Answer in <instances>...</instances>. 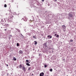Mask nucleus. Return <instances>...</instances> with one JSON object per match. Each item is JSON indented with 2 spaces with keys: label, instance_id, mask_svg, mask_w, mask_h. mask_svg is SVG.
Returning a JSON list of instances; mask_svg holds the SVG:
<instances>
[{
  "label": "nucleus",
  "instance_id": "nucleus-42",
  "mask_svg": "<svg viewBox=\"0 0 76 76\" xmlns=\"http://www.w3.org/2000/svg\"><path fill=\"white\" fill-rule=\"evenodd\" d=\"M21 35L22 36H23V35H22V34H21Z\"/></svg>",
  "mask_w": 76,
  "mask_h": 76
},
{
  "label": "nucleus",
  "instance_id": "nucleus-44",
  "mask_svg": "<svg viewBox=\"0 0 76 76\" xmlns=\"http://www.w3.org/2000/svg\"><path fill=\"white\" fill-rule=\"evenodd\" d=\"M52 52L53 53V50H52Z\"/></svg>",
  "mask_w": 76,
  "mask_h": 76
},
{
  "label": "nucleus",
  "instance_id": "nucleus-14",
  "mask_svg": "<svg viewBox=\"0 0 76 76\" xmlns=\"http://www.w3.org/2000/svg\"><path fill=\"white\" fill-rule=\"evenodd\" d=\"M36 35H35V36H33V38H34V39H37V37L36 36Z\"/></svg>",
  "mask_w": 76,
  "mask_h": 76
},
{
  "label": "nucleus",
  "instance_id": "nucleus-35",
  "mask_svg": "<svg viewBox=\"0 0 76 76\" xmlns=\"http://www.w3.org/2000/svg\"><path fill=\"white\" fill-rule=\"evenodd\" d=\"M42 1L44 2V0H42Z\"/></svg>",
  "mask_w": 76,
  "mask_h": 76
},
{
  "label": "nucleus",
  "instance_id": "nucleus-28",
  "mask_svg": "<svg viewBox=\"0 0 76 76\" xmlns=\"http://www.w3.org/2000/svg\"><path fill=\"white\" fill-rule=\"evenodd\" d=\"M14 2V0H11V2L13 3V2Z\"/></svg>",
  "mask_w": 76,
  "mask_h": 76
},
{
  "label": "nucleus",
  "instance_id": "nucleus-31",
  "mask_svg": "<svg viewBox=\"0 0 76 76\" xmlns=\"http://www.w3.org/2000/svg\"><path fill=\"white\" fill-rule=\"evenodd\" d=\"M50 4H48V6H50Z\"/></svg>",
  "mask_w": 76,
  "mask_h": 76
},
{
  "label": "nucleus",
  "instance_id": "nucleus-21",
  "mask_svg": "<svg viewBox=\"0 0 76 76\" xmlns=\"http://www.w3.org/2000/svg\"><path fill=\"white\" fill-rule=\"evenodd\" d=\"M26 63H29L30 62L28 60H26Z\"/></svg>",
  "mask_w": 76,
  "mask_h": 76
},
{
  "label": "nucleus",
  "instance_id": "nucleus-23",
  "mask_svg": "<svg viewBox=\"0 0 76 76\" xmlns=\"http://www.w3.org/2000/svg\"><path fill=\"white\" fill-rule=\"evenodd\" d=\"M17 47H19V43H17Z\"/></svg>",
  "mask_w": 76,
  "mask_h": 76
},
{
  "label": "nucleus",
  "instance_id": "nucleus-16",
  "mask_svg": "<svg viewBox=\"0 0 76 76\" xmlns=\"http://www.w3.org/2000/svg\"><path fill=\"white\" fill-rule=\"evenodd\" d=\"M13 60H14V61H16V58L14 57L13 58Z\"/></svg>",
  "mask_w": 76,
  "mask_h": 76
},
{
  "label": "nucleus",
  "instance_id": "nucleus-27",
  "mask_svg": "<svg viewBox=\"0 0 76 76\" xmlns=\"http://www.w3.org/2000/svg\"><path fill=\"white\" fill-rule=\"evenodd\" d=\"M50 72H52L53 71V69H50Z\"/></svg>",
  "mask_w": 76,
  "mask_h": 76
},
{
  "label": "nucleus",
  "instance_id": "nucleus-37",
  "mask_svg": "<svg viewBox=\"0 0 76 76\" xmlns=\"http://www.w3.org/2000/svg\"><path fill=\"white\" fill-rule=\"evenodd\" d=\"M11 13H12L11 12L10 13L9 15H10V14H11Z\"/></svg>",
  "mask_w": 76,
  "mask_h": 76
},
{
  "label": "nucleus",
  "instance_id": "nucleus-19",
  "mask_svg": "<svg viewBox=\"0 0 76 76\" xmlns=\"http://www.w3.org/2000/svg\"><path fill=\"white\" fill-rule=\"evenodd\" d=\"M48 66L47 65H46V64H44V67L45 68H46V67H47Z\"/></svg>",
  "mask_w": 76,
  "mask_h": 76
},
{
  "label": "nucleus",
  "instance_id": "nucleus-10",
  "mask_svg": "<svg viewBox=\"0 0 76 76\" xmlns=\"http://www.w3.org/2000/svg\"><path fill=\"white\" fill-rule=\"evenodd\" d=\"M62 28L63 29H66V26L64 25L62 26Z\"/></svg>",
  "mask_w": 76,
  "mask_h": 76
},
{
  "label": "nucleus",
  "instance_id": "nucleus-11",
  "mask_svg": "<svg viewBox=\"0 0 76 76\" xmlns=\"http://www.w3.org/2000/svg\"><path fill=\"white\" fill-rule=\"evenodd\" d=\"M1 22L0 21V23H2V22H4V20L2 19H1Z\"/></svg>",
  "mask_w": 76,
  "mask_h": 76
},
{
  "label": "nucleus",
  "instance_id": "nucleus-47",
  "mask_svg": "<svg viewBox=\"0 0 76 76\" xmlns=\"http://www.w3.org/2000/svg\"><path fill=\"white\" fill-rule=\"evenodd\" d=\"M5 2H6V1H5Z\"/></svg>",
  "mask_w": 76,
  "mask_h": 76
},
{
  "label": "nucleus",
  "instance_id": "nucleus-3",
  "mask_svg": "<svg viewBox=\"0 0 76 76\" xmlns=\"http://www.w3.org/2000/svg\"><path fill=\"white\" fill-rule=\"evenodd\" d=\"M3 26H6V27H7V26H9V24H5V23H3Z\"/></svg>",
  "mask_w": 76,
  "mask_h": 76
},
{
  "label": "nucleus",
  "instance_id": "nucleus-13",
  "mask_svg": "<svg viewBox=\"0 0 76 76\" xmlns=\"http://www.w3.org/2000/svg\"><path fill=\"white\" fill-rule=\"evenodd\" d=\"M7 33L9 34H10V33H11V31L10 30H8Z\"/></svg>",
  "mask_w": 76,
  "mask_h": 76
},
{
  "label": "nucleus",
  "instance_id": "nucleus-25",
  "mask_svg": "<svg viewBox=\"0 0 76 76\" xmlns=\"http://www.w3.org/2000/svg\"><path fill=\"white\" fill-rule=\"evenodd\" d=\"M56 37V38H58V37H59V35H57Z\"/></svg>",
  "mask_w": 76,
  "mask_h": 76
},
{
  "label": "nucleus",
  "instance_id": "nucleus-2",
  "mask_svg": "<svg viewBox=\"0 0 76 76\" xmlns=\"http://www.w3.org/2000/svg\"><path fill=\"white\" fill-rule=\"evenodd\" d=\"M8 22H12V18H9L8 19Z\"/></svg>",
  "mask_w": 76,
  "mask_h": 76
},
{
  "label": "nucleus",
  "instance_id": "nucleus-36",
  "mask_svg": "<svg viewBox=\"0 0 76 76\" xmlns=\"http://www.w3.org/2000/svg\"><path fill=\"white\" fill-rule=\"evenodd\" d=\"M54 1L56 2V1H57V0H55Z\"/></svg>",
  "mask_w": 76,
  "mask_h": 76
},
{
  "label": "nucleus",
  "instance_id": "nucleus-6",
  "mask_svg": "<svg viewBox=\"0 0 76 76\" xmlns=\"http://www.w3.org/2000/svg\"><path fill=\"white\" fill-rule=\"evenodd\" d=\"M44 72H42L40 74V76H44Z\"/></svg>",
  "mask_w": 76,
  "mask_h": 76
},
{
  "label": "nucleus",
  "instance_id": "nucleus-43",
  "mask_svg": "<svg viewBox=\"0 0 76 76\" xmlns=\"http://www.w3.org/2000/svg\"><path fill=\"white\" fill-rule=\"evenodd\" d=\"M33 75H34V74H32V76H33Z\"/></svg>",
  "mask_w": 76,
  "mask_h": 76
},
{
  "label": "nucleus",
  "instance_id": "nucleus-17",
  "mask_svg": "<svg viewBox=\"0 0 76 76\" xmlns=\"http://www.w3.org/2000/svg\"><path fill=\"white\" fill-rule=\"evenodd\" d=\"M27 35H29L30 36L31 35V34L29 33H26Z\"/></svg>",
  "mask_w": 76,
  "mask_h": 76
},
{
  "label": "nucleus",
  "instance_id": "nucleus-24",
  "mask_svg": "<svg viewBox=\"0 0 76 76\" xmlns=\"http://www.w3.org/2000/svg\"><path fill=\"white\" fill-rule=\"evenodd\" d=\"M4 7H7V5H6V4H5L4 5Z\"/></svg>",
  "mask_w": 76,
  "mask_h": 76
},
{
  "label": "nucleus",
  "instance_id": "nucleus-1",
  "mask_svg": "<svg viewBox=\"0 0 76 76\" xmlns=\"http://www.w3.org/2000/svg\"><path fill=\"white\" fill-rule=\"evenodd\" d=\"M72 12H70L68 14V15L70 18H72L73 16V15H72Z\"/></svg>",
  "mask_w": 76,
  "mask_h": 76
},
{
  "label": "nucleus",
  "instance_id": "nucleus-22",
  "mask_svg": "<svg viewBox=\"0 0 76 76\" xmlns=\"http://www.w3.org/2000/svg\"><path fill=\"white\" fill-rule=\"evenodd\" d=\"M16 30H17V31H18V32H20V30L19 29H16Z\"/></svg>",
  "mask_w": 76,
  "mask_h": 76
},
{
  "label": "nucleus",
  "instance_id": "nucleus-45",
  "mask_svg": "<svg viewBox=\"0 0 76 76\" xmlns=\"http://www.w3.org/2000/svg\"><path fill=\"white\" fill-rule=\"evenodd\" d=\"M17 68L18 69V67H17Z\"/></svg>",
  "mask_w": 76,
  "mask_h": 76
},
{
  "label": "nucleus",
  "instance_id": "nucleus-38",
  "mask_svg": "<svg viewBox=\"0 0 76 76\" xmlns=\"http://www.w3.org/2000/svg\"><path fill=\"white\" fill-rule=\"evenodd\" d=\"M9 39H10V37H9Z\"/></svg>",
  "mask_w": 76,
  "mask_h": 76
},
{
  "label": "nucleus",
  "instance_id": "nucleus-5",
  "mask_svg": "<svg viewBox=\"0 0 76 76\" xmlns=\"http://www.w3.org/2000/svg\"><path fill=\"white\" fill-rule=\"evenodd\" d=\"M23 51L22 50H20L19 52V54H23Z\"/></svg>",
  "mask_w": 76,
  "mask_h": 76
},
{
  "label": "nucleus",
  "instance_id": "nucleus-39",
  "mask_svg": "<svg viewBox=\"0 0 76 76\" xmlns=\"http://www.w3.org/2000/svg\"><path fill=\"white\" fill-rule=\"evenodd\" d=\"M6 66H7V67H8V64H7V65H6Z\"/></svg>",
  "mask_w": 76,
  "mask_h": 76
},
{
  "label": "nucleus",
  "instance_id": "nucleus-15",
  "mask_svg": "<svg viewBox=\"0 0 76 76\" xmlns=\"http://www.w3.org/2000/svg\"><path fill=\"white\" fill-rule=\"evenodd\" d=\"M34 42L35 43H34V45H37V44L38 42H37L36 41H34Z\"/></svg>",
  "mask_w": 76,
  "mask_h": 76
},
{
  "label": "nucleus",
  "instance_id": "nucleus-30",
  "mask_svg": "<svg viewBox=\"0 0 76 76\" xmlns=\"http://www.w3.org/2000/svg\"><path fill=\"white\" fill-rule=\"evenodd\" d=\"M70 42H73V40H70Z\"/></svg>",
  "mask_w": 76,
  "mask_h": 76
},
{
  "label": "nucleus",
  "instance_id": "nucleus-26",
  "mask_svg": "<svg viewBox=\"0 0 76 76\" xmlns=\"http://www.w3.org/2000/svg\"><path fill=\"white\" fill-rule=\"evenodd\" d=\"M31 69V67H29V68H28V70L29 71L30 70V69Z\"/></svg>",
  "mask_w": 76,
  "mask_h": 76
},
{
  "label": "nucleus",
  "instance_id": "nucleus-12",
  "mask_svg": "<svg viewBox=\"0 0 76 76\" xmlns=\"http://www.w3.org/2000/svg\"><path fill=\"white\" fill-rule=\"evenodd\" d=\"M22 66H23V65H22L21 64H20L19 65V67L20 68H22Z\"/></svg>",
  "mask_w": 76,
  "mask_h": 76
},
{
  "label": "nucleus",
  "instance_id": "nucleus-32",
  "mask_svg": "<svg viewBox=\"0 0 76 76\" xmlns=\"http://www.w3.org/2000/svg\"><path fill=\"white\" fill-rule=\"evenodd\" d=\"M56 35H57V34H55V37H56Z\"/></svg>",
  "mask_w": 76,
  "mask_h": 76
},
{
  "label": "nucleus",
  "instance_id": "nucleus-33",
  "mask_svg": "<svg viewBox=\"0 0 76 76\" xmlns=\"http://www.w3.org/2000/svg\"><path fill=\"white\" fill-rule=\"evenodd\" d=\"M12 35H9V37H12Z\"/></svg>",
  "mask_w": 76,
  "mask_h": 76
},
{
  "label": "nucleus",
  "instance_id": "nucleus-41",
  "mask_svg": "<svg viewBox=\"0 0 76 76\" xmlns=\"http://www.w3.org/2000/svg\"><path fill=\"white\" fill-rule=\"evenodd\" d=\"M6 15H7V13L6 14Z\"/></svg>",
  "mask_w": 76,
  "mask_h": 76
},
{
  "label": "nucleus",
  "instance_id": "nucleus-46",
  "mask_svg": "<svg viewBox=\"0 0 76 76\" xmlns=\"http://www.w3.org/2000/svg\"><path fill=\"white\" fill-rule=\"evenodd\" d=\"M58 0L60 1V0Z\"/></svg>",
  "mask_w": 76,
  "mask_h": 76
},
{
  "label": "nucleus",
  "instance_id": "nucleus-8",
  "mask_svg": "<svg viewBox=\"0 0 76 76\" xmlns=\"http://www.w3.org/2000/svg\"><path fill=\"white\" fill-rule=\"evenodd\" d=\"M48 39H50L52 38V36L51 35H48Z\"/></svg>",
  "mask_w": 76,
  "mask_h": 76
},
{
  "label": "nucleus",
  "instance_id": "nucleus-4",
  "mask_svg": "<svg viewBox=\"0 0 76 76\" xmlns=\"http://www.w3.org/2000/svg\"><path fill=\"white\" fill-rule=\"evenodd\" d=\"M22 19H23V20H24V21H25L26 22L27 21V18L26 17H24L23 18H22Z\"/></svg>",
  "mask_w": 76,
  "mask_h": 76
},
{
  "label": "nucleus",
  "instance_id": "nucleus-34",
  "mask_svg": "<svg viewBox=\"0 0 76 76\" xmlns=\"http://www.w3.org/2000/svg\"><path fill=\"white\" fill-rule=\"evenodd\" d=\"M4 31H7V30L6 29H4Z\"/></svg>",
  "mask_w": 76,
  "mask_h": 76
},
{
  "label": "nucleus",
  "instance_id": "nucleus-7",
  "mask_svg": "<svg viewBox=\"0 0 76 76\" xmlns=\"http://www.w3.org/2000/svg\"><path fill=\"white\" fill-rule=\"evenodd\" d=\"M26 69V68L25 67V66H24V65H23V68H22V70H23V71L24 72H25Z\"/></svg>",
  "mask_w": 76,
  "mask_h": 76
},
{
  "label": "nucleus",
  "instance_id": "nucleus-29",
  "mask_svg": "<svg viewBox=\"0 0 76 76\" xmlns=\"http://www.w3.org/2000/svg\"><path fill=\"white\" fill-rule=\"evenodd\" d=\"M21 37H22V39H23V38H24V37L23 36H21Z\"/></svg>",
  "mask_w": 76,
  "mask_h": 76
},
{
  "label": "nucleus",
  "instance_id": "nucleus-18",
  "mask_svg": "<svg viewBox=\"0 0 76 76\" xmlns=\"http://www.w3.org/2000/svg\"><path fill=\"white\" fill-rule=\"evenodd\" d=\"M26 65L27 66H30V64H29V63H26Z\"/></svg>",
  "mask_w": 76,
  "mask_h": 76
},
{
  "label": "nucleus",
  "instance_id": "nucleus-9",
  "mask_svg": "<svg viewBox=\"0 0 76 76\" xmlns=\"http://www.w3.org/2000/svg\"><path fill=\"white\" fill-rule=\"evenodd\" d=\"M43 45L45 47H47V43H45L44 44H43Z\"/></svg>",
  "mask_w": 76,
  "mask_h": 76
},
{
  "label": "nucleus",
  "instance_id": "nucleus-40",
  "mask_svg": "<svg viewBox=\"0 0 76 76\" xmlns=\"http://www.w3.org/2000/svg\"><path fill=\"white\" fill-rule=\"evenodd\" d=\"M49 49H51V48H49Z\"/></svg>",
  "mask_w": 76,
  "mask_h": 76
},
{
  "label": "nucleus",
  "instance_id": "nucleus-48",
  "mask_svg": "<svg viewBox=\"0 0 76 76\" xmlns=\"http://www.w3.org/2000/svg\"><path fill=\"white\" fill-rule=\"evenodd\" d=\"M29 53L27 54H28Z\"/></svg>",
  "mask_w": 76,
  "mask_h": 76
},
{
  "label": "nucleus",
  "instance_id": "nucleus-20",
  "mask_svg": "<svg viewBox=\"0 0 76 76\" xmlns=\"http://www.w3.org/2000/svg\"><path fill=\"white\" fill-rule=\"evenodd\" d=\"M64 15H65V14L64 13L61 14V16H64Z\"/></svg>",
  "mask_w": 76,
  "mask_h": 76
}]
</instances>
